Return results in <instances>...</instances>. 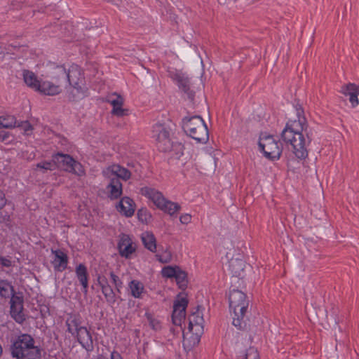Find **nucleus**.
I'll return each mask as SVG.
<instances>
[{"mask_svg":"<svg viewBox=\"0 0 359 359\" xmlns=\"http://www.w3.org/2000/svg\"><path fill=\"white\" fill-rule=\"evenodd\" d=\"M340 92L344 95L349 97V101L353 107H355L358 105L359 101L358 95H359V85L349 83L342 86Z\"/></svg>","mask_w":359,"mask_h":359,"instance_id":"a211bd4d","label":"nucleus"},{"mask_svg":"<svg viewBox=\"0 0 359 359\" xmlns=\"http://www.w3.org/2000/svg\"><path fill=\"white\" fill-rule=\"evenodd\" d=\"M11 356L15 359H41L43 349L35 345V340L29 334H21L11 340Z\"/></svg>","mask_w":359,"mask_h":359,"instance_id":"f257e3e1","label":"nucleus"},{"mask_svg":"<svg viewBox=\"0 0 359 359\" xmlns=\"http://www.w3.org/2000/svg\"><path fill=\"white\" fill-rule=\"evenodd\" d=\"M67 69L64 65H57L51 73V79L57 84L66 82Z\"/></svg>","mask_w":359,"mask_h":359,"instance_id":"cd10ccee","label":"nucleus"},{"mask_svg":"<svg viewBox=\"0 0 359 359\" xmlns=\"http://www.w3.org/2000/svg\"><path fill=\"white\" fill-rule=\"evenodd\" d=\"M233 273L236 275V276H239V273L238 271H234Z\"/></svg>","mask_w":359,"mask_h":359,"instance_id":"5fc2aeb1","label":"nucleus"},{"mask_svg":"<svg viewBox=\"0 0 359 359\" xmlns=\"http://www.w3.org/2000/svg\"><path fill=\"white\" fill-rule=\"evenodd\" d=\"M107 172H111L109 177H117L118 180H128L130 178V172L118 164H114L107 168Z\"/></svg>","mask_w":359,"mask_h":359,"instance_id":"393cba45","label":"nucleus"},{"mask_svg":"<svg viewBox=\"0 0 359 359\" xmlns=\"http://www.w3.org/2000/svg\"><path fill=\"white\" fill-rule=\"evenodd\" d=\"M258 145L259 150L264 156L271 160H278L282 154V149L279 143L276 141L272 135H260Z\"/></svg>","mask_w":359,"mask_h":359,"instance_id":"0eeeda50","label":"nucleus"},{"mask_svg":"<svg viewBox=\"0 0 359 359\" xmlns=\"http://www.w3.org/2000/svg\"><path fill=\"white\" fill-rule=\"evenodd\" d=\"M15 293V290L11 281L7 279L0 278V297L8 299L11 297L12 294Z\"/></svg>","mask_w":359,"mask_h":359,"instance_id":"c85d7f7f","label":"nucleus"},{"mask_svg":"<svg viewBox=\"0 0 359 359\" xmlns=\"http://www.w3.org/2000/svg\"><path fill=\"white\" fill-rule=\"evenodd\" d=\"M110 359H123V358L119 352L114 350L111 353Z\"/></svg>","mask_w":359,"mask_h":359,"instance_id":"09e8293b","label":"nucleus"},{"mask_svg":"<svg viewBox=\"0 0 359 359\" xmlns=\"http://www.w3.org/2000/svg\"><path fill=\"white\" fill-rule=\"evenodd\" d=\"M0 264L4 267L9 268L12 266L11 259L0 255Z\"/></svg>","mask_w":359,"mask_h":359,"instance_id":"49530a36","label":"nucleus"},{"mask_svg":"<svg viewBox=\"0 0 359 359\" xmlns=\"http://www.w3.org/2000/svg\"><path fill=\"white\" fill-rule=\"evenodd\" d=\"M229 302L230 309L233 313V325L239 330H246L248 325L245 318L249 305L247 295L239 290L233 289L229 292Z\"/></svg>","mask_w":359,"mask_h":359,"instance_id":"7ed1b4c3","label":"nucleus"},{"mask_svg":"<svg viewBox=\"0 0 359 359\" xmlns=\"http://www.w3.org/2000/svg\"><path fill=\"white\" fill-rule=\"evenodd\" d=\"M184 146L180 142H172V149L168 152L170 153V157L180 159L184 154Z\"/></svg>","mask_w":359,"mask_h":359,"instance_id":"473e14b6","label":"nucleus"},{"mask_svg":"<svg viewBox=\"0 0 359 359\" xmlns=\"http://www.w3.org/2000/svg\"><path fill=\"white\" fill-rule=\"evenodd\" d=\"M156 257L161 263H167L168 262V259H163L161 255H156Z\"/></svg>","mask_w":359,"mask_h":359,"instance_id":"3c124183","label":"nucleus"},{"mask_svg":"<svg viewBox=\"0 0 359 359\" xmlns=\"http://www.w3.org/2000/svg\"><path fill=\"white\" fill-rule=\"evenodd\" d=\"M281 138L286 144H290L295 156L299 159H305L308 156L306 142L304 135L299 132V128L291 122H287L281 133Z\"/></svg>","mask_w":359,"mask_h":359,"instance_id":"20e7f679","label":"nucleus"},{"mask_svg":"<svg viewBox=\"0 0 359 359\" xmlns=\"http://www.w3.org/2000/svg\"><path fill=\"white\" fill-rule=\"evenodd\" d=\"M52 254L55 257L51 262L53 265L54 270L58 272H62L67 268L69 257L62 250L51 249Z\"/></svg>","mask_w":359,"mask_h":359,"instance_id":"4468645a","label":"nucleus"},{"mask_svg":"<svg viewBox=\"0 0 359 359\" xmlns=\"http://www.w3.org/2000/svg\"><path fill=\"white\" fill-rule=\"evenodd\" d=\"M175 80L177 81L179 88L187 95L188 98L191 100H194L195 92L190 89V81L189 78L184 76L183 74H177L175 76Z\"/></svg>","mask_w":359,"mask_h":359,"instance_id":"5701e85b","label":"nucleus"},{"mask_svg":"<svg viewBox=\"0 0 359 359\" xmlns=\"http://www.w3.org/2000/svg\"><path fill=\"white\" fill-rule=\"evenodd\" d=\"M182 123L184 133L197 142L205 144L208 141V129L201 116H185Z\"/></svg>","mask_w":359,"mask_h":359,"instance_id":"39448f33","label":"nucleus"},{"mask_svg":"<svg viewBox=\"0 0 359 359\" xmlns=\"http://www.w3.org/2000/svg\"><path fill=\"white\" fill-rule=\"evenodd\" d=\"M108 197L111 200L118 198L122 195V184L117 177H111L107 187Z\"/></svg>","mask_w":359,"mask_h":359,"instance_id":"b1692460","label":"nucleus"},{"mask_svg":"<svg viewBox=\"0 0 359 359\" xmlns=\"http://www.w3.org/2000/svg\"><path fill=\"white\" fill-rule=\"evenodd\" d=\"M142 241L145 248L152 252L156 250V240L152 233L146 232L142 236Z\"/></svg>","mask_w":359,"mask_h":359,"instance_id":"c756f323","label":"nucleus"},{"mask_svg":"<svg viewBox=\"0 0 359 359\" xmlns=\"http://www.w3.org/2000/svg\"><path fill=\"white\" fill-rule=\"evenodd\" d=\"M180 221L183 224H188L191 221V216L189 214H183L180 217Z\"/></svg>","mask_w":359,"mask_h":359,"instance_id":"a18cd8bd","label":"nucleus"},{"mask_svg":"<svg viewBox=\"0 0 359 359\" xmlns=\"http://www.w3.org/2000/svg\"><path fill=\"white\" fill-rule=\"evenodd\" d=\"M10 133L5 130H0V142H10L12 140H10Z\"/></svg>","mask_w":359,"mask_h":359,"instance_id":"c03bdc74","label":"nucleus"},{"mask_svg":"<svg viewBox=\"0 0 359 359\" xmlns=\"http://www.w3.org/2000/svg\"><path fill=\"white\" fill-rule=\"evenodd\" d=\"M295 109H296L297 116L298 119L297 120H294V121H290V122L294 123V124L295 123H297V126H299L300 125V121L302 118H306L305 116H304V109H303L302 106L301 104H299V103H297L295 105Z\"/></svg>","mask_w":359,"mask_h":359,"instance_id":"58836bf2","label":"nucleus"},{"mask_svg":"<svg viewBox=\"0 0 359 359\" xmlns=\"http://www.w3.org/2000/svg\"><path fill=\"white\" fill-rule=\"evenodd\" d=\"M116 208L121 215L130 217L135 212V203L132 198L124 196L116 205Z\"/></svg>","mask_w":359,"mask_h":359,"instance_id":"6ab92c4d","label":"nucleus"},{"mask_svg":"<svg viewBox=\"0 0 359 359\" xmlns=\"http://www.w3.org/2000/svg\"><path fill=\"white\" fill-rule=\"evenodd\" d=\"M16 126H20V125L18 124V121L13 116L11 117V121L0 122V128H9Z\"/></svg>","mask_w":359,"mask_h":359,"instance_id":"37998d69","label":"nucleus"},{"mask_svg":"<svg viewBox=\"0 0 359 359\" xmlns=\"http://www.w3.org/2000/svg\"><path fill=\"white\" fill-rule=\"evenodd\" d=\"M112 96H114L115 98H112L111 97L108 100V102L112 105L113 109L111 110V114L118 117H123L128 115L129 110L128 109L123 108L124 99L120 95L114 93Z\"/></svg>","mask_w":359,"mask_h":359,"instance_id":"f3484780","label":"nucleus"},{"mask_svg":"<svg viewBox=\"0 0 359 359\" xmlns=\"http://www.w3.org/2000/svg\"><path fill=\"white\" fill-rule=\"evenodd\" d=\"M175 278L177 285L179 288L184 290L187 287L188 279L187 273L184 271H182L180 268L177 271L176 275L174 277Z\"/></svg>","mask_w":359,"mask_h":359,"instance_id":"2f4dec72","label":"nucleus"},{"mask_svg":"<svg viewBox=\"0 0 359 359\" xmlns=\"http://www.w3.org/2000/svg\"><path fill=\"white\" fill-rule=\"evenodd\" d=\"M122 289V287H115V290H114L115 292V293L116 294H121V290Z\"/></svg>","mask_w":359,"mask_h":359,"instance_id":"864d4df0","label":"nucleus"},{"mask_svg":"<svg viewBox=\"0 0 359 359\" xmlns=\"http://www.w3.org/2000/svg\"><path fill=\"white\" fill-rule=\"evenodd\" d=\"M109 276L111 278V283L114 285V287L118 288L123 287V281L116 274H115V273L113 271H109Z\"/></svg>","mask_w":359,"mask_h":359,"instance_id":"ea45409f","label":"nucleus"},{"mask_svg":"<svg viewBox=\"0 0 359 359\" xmlns=\"http://www.w3.org/2000/svg\"><path fill=\"white\" fill-rule=\"evenodd\" d=\"M97 281L100 287L102 293L104 296L107 302L110 305H114L117 299V296L114 291L112 287L109 284L108 279L105 274L97 273Z\"/></svg>","mask_w":359,"mask_h":359,"instance_id":"f8f14e48","label":"nucleus"},{"mask_svg":"<svg viewBox=\"0 0 359 359\" xmlns=\"http://www.w3.org/2000/svg\"><path fill=\"white\" fill-rule=\"evenodd\" d=\"M235 264H239L240 265V267H241V269L243 270V263L241 261H238V259H235V260H231L229 263V266L231 268H232V270L233 271V269H234V266Z\"/></svg>","mask_w":359,"mask_h":359,"instance_id":"8fccbe9b","label":"nucleus"},{"mask_svg":"<svg viewBox=\"0 0 359 359\" xmlns=\"http://www.w3.org/2000/svg\"><path fill=\"white\" fill-rule=\"evenodd\" d=\"M10 298V315L16 323L22 324L26 320L25 315L23 313V294L22 292H15Z\"/></svg>","mask_w":359,"mask_h":359,"instance_id":"9d476101","label":"nucleus"},{"mask_svg":"<svg viewBox=\"0 0 359 359\" xmlns=\"http://www.w3.org/2000/svg\"><path fill=\"white\" fill-rule=\"evenodd\" d=\"M72 171L70 172L74 173L79 176H81L85 174L84 169L83 165L78 161L74 160V163L72 164Z\"/></svg>","mask_w":359,"mask_h":359,"instance_id":"a19ab883","label":"nucleus"},{"mask_svg":"<svg viewBox=\"0 0 359 359\" xmlns=\"http://www.w3.org/2000/svg\"><path fill=\"white\" fill-rule=\"evenodd\" d=\"M61 91L62 88L60 84L48 81H41L39 90H37V92L41 94L51 96L58 95Z\"/></svg>","mask_w":359,"mask_h":359,"instance_id":"4be33fe9","label":"nucleus"},{"mask_svg":"<svg viewBox=\"0 0 359 359\" xmlns=\"http://www.w3.org/2000/svg\"><path fill=\"white\" fill-rule=\"evenodd\" d=\"M138 219L145 224H148L151 219V214L146 208H142L137 211Z\"/></svg>","mask_w":359,"mask_h":359,"instance_id":"72a5a7b5","label":"nucleus"},{"mask_svg":"<svg viewBox=\"0 0 359 359\" xmlns=\"http://www.w3.org/2000/svg\"><path fill=\"white\" fill-rule=\"evenodd\" d=\"M242 359H259V352L254 347H250L242 355Z\"/></svg>","mask_w":359,"mask_h":359,"instance_id":"4c0bfd02","label":"nucleus"},{"mask_svg":"<svg viewBox=\"0 0 359 359\" xmlns=\"http://www.w3.org/2000/svg\"><path fill=\"white\" fill-rule=\"evenodd\" d=\"M0 222L5 223L7 226H11V213L6 211H1Z\"/></svg>","mask_w":359,"mask_h":359,"instance_id":"79ce46f5","label":"nucleus"},{"mask_svg":"<svg viewBox=\"0 0 359 359\" xmlns=\"http://www.w3.org/2000/svg\"><path fill=\"white\" fill-rule=\"evenodd\" d=\"M72 90L68 94V100L70 102H76L88 95V88H87L85 80L76 84L69 85Z\"/></svg>","mask_w":359,"mask_h":359,"instance_id":"dca6fc26","label":"nucleus"},{"mask_svg":"<svg viewBox=\"0 0 359 359\" xmlns=\"http://www.w3.org/2000/svg\"><path fill=\"white\" fill-rule=\"evenodd\" d=\"M53 161L55 162L56 168H61L65 171L71 172L74 159L69 154L57 153L53 155Z\"/></svg>","mask_w":359,"mask_h":359,"instance_id":"aec40b11","label":"nucleus"},{"mask_svg":"<svg viewBox=\"0 0 359 359\" xmlns=\"http://www.w3.org/2000/svg\"><path fill=\"white\" fill-rule=\"evenodd\" d=\"M189 299L187 294L183 292L179 293L173 303L172 313V322L176 326H182L186 318V310L188 306Z\"/></svg>","mask_w":359,"mask_h":359,"instance_id":"6e6552de","label":"nucleus"},{"mask_svg":"<svg viewBox=\"0 0 359 359\" xmlns=\"http://www.w3.org/2000/svg\"><path fill=\"white\" fill-rule=\"evenodd\" d=\"M154 132L156 136V146L158 149L164 153H167L172 149L170 139V130L164 123H156L154 126Z\"/></svg>","mask_w":359,"mask_h":359,"instance_id":"1a4fd4ad","label":"nucleus"},{"mask_svg":"<svg viewBox=\"0 0 359 359\" xmlns=\"http://www.w3.org/2000/svg\"><path fill=\"white\" fill-rule=\"evenodd\" d=\"M22 76L25 83L32 89L37 91L39 90L41 80H39L37 76L32 71L25 69L22 72Z\"/></svg>","mask_w":359,"mask_h":359,"instance_id":"a878e982","label":"nucleus"},{"mask_svg":"<svg viewBox=\"0 0 359 359\" xmlns=\"http://www.w3.org/2000/svg\"><path fill=\"white\" fill-rule=\"evenodd\" d=\"M128 287L131 295L137 299H142L143 294L146 293L143 283L137 280H132L129 282Z\"/></svg>","mask_w":359,"mask_h":359,"instance_id":"bb28decb","label":"nucleus"},{"mask_svg":"<svg viewBox=\"0 0 359 359\" xmlns=\"http://www.w3.org/2000/svg\"><path fill=\"white\" fill-rule=\"evenodd\" d=\"M180 269L179 266H167L163 268L161 273L163 277L165 278H174L176 275L177 271Z\"/></svg>","mask_w":359,"mask_h":359,"instance_id":"c9c22d12","label":"nucleus"},{"mask_svg":"<svg viewBox=\"0 0 359 359\" xmlns=\"http://www.w3.org/2000/svg\"><path fill=\"white\" fill-rule=\"evenodd\" d=\"M145 317L149 322V326L154 330H158L161 329V325L160 321L155 318L154 315L151 313L146 312Z\"/></svg>","mask_w":359,"mask_h":359,"instance_id":"f704fd0d","label":"nucleus"},{"mask_svg":"<svg viewBox=\"0 0 359 359\" xmlns=\"http://www.w3.org/2000/svg\"><path fill=\"white\" fill-rule=\"evenodd\" d=\"M7 200L5 197L4 193L0 190V210L2 209L6 204Z\"/></svg>","mask_w":359,"mask_h":359,"instance_id":"de8ad7c7","label":"nucleus"},{"mask_svg":"<svg viewBox=\"0 0 359 359\" xmlns=\"http://www.w3.org/2000/svg\"><path fill=\"white\" fill-rule=\"evenodd\" d=\"M24 129L25 131H27L29 130H32V126H31V124L28 122V121H25L24 123Z\"/></svg>","mask_w":359,"mask_h":359,"instance_id":"603ef678","label":"nucleus"},{"mask_svg":"<svg viewBox=\"0 0 359 359\" xmlns=\"http://www.w3.org/2000/svg\"><path fill=\"white\" fill-rule=\"evenodd\" d=\"M118 250L121 257L130 259L136 250V244L132 241L128 235L123 233L118 243Z\"/></svg>","mask_w":359,"mask_h":359,"instance_id":"ddd939ff","label":"nucleus"},{"mask_svg":"<svg viewBox=\"0 0 359 359\" xmlns=\"http://www.w3.org/2000/svg\"><path fill=\"white\" fill-rule=\"evenodd\" d=\"M298 128H299V132L304 135V137H306V145H308L312 140L313 130L309 128L306 118H302L300 121V125L298 126Z\"/></svg>","mask_w":359,"mask_h":359,"instance_id":"7c9ffc66","label":"nucleus"},{"mask_svg":"<svg viewBox=\"0 0 359 359\" xmlns=\"http://www.w3.org/2000/svg\"><path fill=\"white\" fill-rule=\"evenodd\" d=\"M140 192L142 195L151 200L158 209L171 217H176L177 213L182 208L179 203L167 200L160 191L155 189L144 187L141 188Z\"/></svg>","mask_w":359,"mask_h":359,"instance_id":"423d86ee","label":"nucleus"},{"mask_svg":"<svg viewBox=\"0 0 359 359\" xmlns=\"http://www.w3.org/2000/svg\"><path fill=\"white\" fill-rule=\"evenodd\" d=\"M75 274L81 285L82 292L86 295L88 292V281L90 278L87 266L84 264L80 263L75 268Z\"/></svg>","mask_w":359,"mask_h":359,"instance_id":"2eb2a0df","label":"nucleus"},{"mask_svg":"<svg viewBox=\"0 0 359 359\" xmlns=\"http://www.w3.org/2000/svg\"><path fill=\"white\" fill-rule=\"evenodd\" d=\"M201 306L198 305L195 311H193L189 317V331L196 335L198 341L203 333L204 319L202 312L200 311Z\"/></svg>","mask_w":359,"mask_h":359,"instance_id":"9b49d317","label":"nucleus"},{"mask_svg":"<svg viewBox=\"0 0 359 359\" xmlns=\"http://www.w3.org/2000/svg\"><path fill=\"white\" fill-rule=\"evenodd\" d=\"M82 318L79 313L67 314L65 320L67 332L74 337L83 348L88 352L94 349L93 340L90 329L82 326Z\"/></svg>","mask_w":359,"mask_h":359,"instance_id":"f03ea898","label":"nucleus"},{"mask_svg":"<svg viewBox=\"0 0 359 359\" xmlns=\"http://www.w3.org/2000/svg\"><path fill=\"white\" fill-rule=\"evenodd\" d=\"M36 168L43 169V173L47 170H54L56 168L55 162L53 161V158L51 161H44L36 164Z\"/></svg>","mask_w":359,"mask_h":359,"instance_id":"e433bc0d","label":"nucleus"},{"mask_svg":"<svg viewBox=\"0 0 359 359\" xmlns=\"http://www.w3.org/2000/svg\"><path fill=\"white\" fill-rule=\"evenodd\" d=\"M83 80H85L83 73L78 65H73L67 70L66 82L69 85L76 84Z\"/></svg>","mask_w":359,"mask_h":359,"instance_id":"412c9836","label":"nucleus"}]
</instances>
